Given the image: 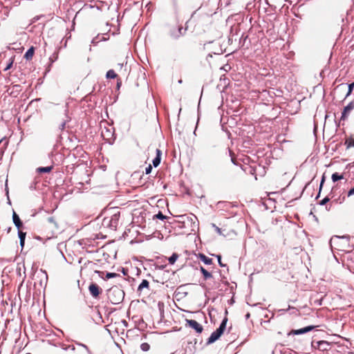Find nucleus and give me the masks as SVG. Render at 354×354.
<instances>
[{
    "label": "nucleus",
    "instance_id": "obj_1",
    "mask_svg": "<svg viewBox=\"0 0 354 354\" xmlns=\"http://www.w3.org/2000/svg\"><path fill=\"white\" fill-rule=\"evenodd\" d=\"M108 298L111 304H118L124 297V292L118 286H113L108 291Z\"/></svg>",
    "mask_w": 354,
    "mask_h": 354
},
{
    "label": "nucleus",
    "instance_id": "obj_2",
    "mask_svg": "<svg viewBox=\"0 0 354 354\" xmlns=\"http://www.w3.org/2000/svg\"><path fill=\"white\" fill-rule=\"evenodd\" d=\"M120 216V214L118 212L110 217L104 218L102 223V226L112 230H115L119 223Z\"/></svg>",
    "mask_w": 354,
    "mask_h": 354
},
{
    "label": "nucleus",
    "instance_id": "obj_3",
    "mask_svg": "<svg viewBox=\"0 0 354 354\" xmlns=\"http://www.w3.org/2000/svg\"><path fill=\"white\" fill-rule=\"evenodd\" d=\"M227 322V318L225 317L223 319L222 322L221 323L219 327L211 334L210 337L208 338L207 341V344L214 343L221 336V335L224 333L226 328Z\"/></svg>",
    "mask_w": 354,
    "mask_h": 354
},
{
    "label": "nucleus",
    "instance_id": "obj_4",
    "mask_svg": "<svg viewBox=\"0 0 354 354\" xmlns=\"http://www.w3.org/2000/svg\"><path fill=\"white\" fill-rule=\"evenodd\" d=\"M47 281L48 275L46 272L40 270V271L35 275L34 286L36 287L39 285L40 288L45 287L46 286Z\"/></svg>",
    "mask_w": 354,
    "mask_h": 354
},
{
    "label": "nucleus",
    "instance_id": "obj_5",
    "mask_svg": "<svg viewBox=\"0 0 354 354\" xmlns=\"http://www.w3.org/2000/svg\"><path fill=\"white\" fill-rule=\"evenodd\" d=\"M330 344L327 341L321 340L317 342H312V347L315 349L319 350L321 351H328L329 349Z\"/></svg>",
    "mask_w": 354,
    "mask_h": 354
},
{
    "label": "nucleus",
    "instance_id": "obj_6",
    "mask_svg": "<svg viewBox=\"0 0 354 354\" xmlns=\"http://www.w3.org/2000/svg\"><path fill=\"white\" fill-rule=\"evenodd\" d=\"M354 109V101L351 102L348 105H346L342 113V115L340 118V120H346L351 112Z\"/></svg>",
    "mask_w": 354,
    "mask_h": 354
},
{
    "label": "nucleus",
    "instance_id": "obj_7",
    "mask_svg": "<svg viewBox=\"0 0 354 354\" xmlns=\"http://www.w3.org/2000/svg\"><path fill=\"white\" fill-rule=\"evenodd\" d=\"M187 324L194 329L198 333H202L203 328L201 324L194 319H186Z\"/></svg>",
    "mask_w": 354,
    "mask_h": 354
},
{
    "label": "nucleus",
    "instance_id": "obj_8",
    "mask_svg": "<svg viewBox=\"0 0 354 354\" xmlns=\"http://www.w3.org/2000/svg\"><path fill=\"white\" fill-rule=\"evenodd\" d=\"M88 290L90 294L95 298L97 297L102 291L100 288L94 283L90 284L88 286Z\"/></svg>",
    "mask_w": 354,
    "mask_h": 354
},
{
    "label": "nucleus",
    "instance_id": "obj_9",
    "mask_svg": "<svg viewBox=\"0 0 354 354\" xmlns=\"http://www.w3.org/2000/svg\"><path fill=\"white\" fill-rule=\"evenodd\" d=\"M314 328H315V326H306V327H304V328H302L300 329L292 330L291 331V333L293 335H301V334H304V333L311 331L313 329H314Z\"/></svg>",
    "mask_w": 354,
    "mask_h": 354
},
{
    "label": "nucleus",
    "instance_id": "obj_10",
    "mask_svg": "<svg viewBox=\"0 0 354 354\" xmlns=\"http://www.w3.org/2000/svg\"><path fill=\"white\" fill-rule=\"evenodd\" d=\"M314 328H315V326H306V327H304V328H302L300 329L292 330L291 331V333L293 335H301V334H304V333L311 331L313 329H314Z\"/></svg>",
    "mask_w": 354,
    "mask_h": 354
},
{
    "label": "nucleus",
    "instance_id": "obj_11",
    "mask_svg": "<svg viewBox=\"0 0 354 354\" xmlns=\"http://www.w3.org/2000/svg\"><path fill=\"white\" fill-rule=\"evenodd\" d=\"M187 28H183L182 26H178L177 28V33L171 32L170 36L174 39H178L180 37L184 35L187 31Z\"/></svg>",
    "mask_w": 354,
    "mask_h": 354
},
{
    "label": "nucleus",
    "instance_id": "obj_12",
    "mask_svg": "<svg viewBox=\"0 0 354 354\" xmlns=\"http://www.w3.org/2000/svg\"><path fill=\"white\" fill-rule=\"evenodd\" d=\"M47 223L48 225V227L54 231L55 230L58 229V225L57 221H55V218L53 216H50L47 218Z\"/></svg>",
    "mask_w": 354,
    "mask_h": 354
},
{
    "label": "nucleus",
    "instance_id": "obj_13",
    "mask_svg": "<svg viewBox=\"0 0 354 354\" xmlns=\"http://www.w3.org/2000/svg\"><path fill=\"white\" fill-rule=\"evenodd\" d=\"M156 156L152 161L153 165L155 167H158L160 165L162 155V151L159 149H156Z\"/></svg>",
    "mask_w": 354,
    "mask_h": 354
},
{
    "label": "nucleus",
    "instance_id": "obj_14",
    "mask_svg": "<svg viewBox=\"0 0 354 354\" xmlns=\"http://www.w3.org/2000/svg\"><path fill=\"white\" fill-rule=\"evenodd\" d=\"M12 220H13L14 224L18 229H20L22 227L23 223L21 222L19 216L17 214V213L15 212H13Z\"/></svg>",
    "mask_w": 354,
    "mask_h": 354
},
{
    "label": "nucleus",
    "instance_id": "obj_15",
    "mask_svg": "<svg viewBox=\"0 0 354 354\" xmlns=\"http://www.w3.org/2000/svg\"><path fill=\"white\" fill-rule=\"evenodd\" d=\"M146 288L148 290H149V283L147 280L143 279L142 282L140 283V285L138 287L137 291L140 293L142 292V290Z\"/></svg>",
    "mask_w": 354,
    "mask_h": 354
},
{
    "label": "nucleus",
    "instance_id": "obj_16",
    "mask_svg": "<svg viewBox=\"0 0 354 354\" xmlns=\"http://www.w3.org/2000/svg\"><path fill=\"white\" fill-rule=\"evenodd\" d=\"M199 259L206 265H211L212 263V259L203 254H199Z\"/></svg>",
    "mask_w": 354,
    "mask_h": 354
},
{
    "label": "nucleus",
    "instance_id": "obj_17",
    "mask_svg": "<svg viewBox=\"0 0 354 354\" xmlns=\"http://www.w3.org/2000/svg\"><path fill=\"white\" fill-rule=\"evenodd\" d=\"M26 235V232H24L21 230L18 231V236H19V238L20 240V245L21 248H23L24 246Z\"/></svg>",
    "mask_w": 354,
    "mask_h": 354
},
{
    "label": "nucleus",
    "instance_id": "obj_18",
    "mask_svg": "<svg viewBox=\"0 0 354 354\" xmlns=\"http://www.w3.org/2000/svg\"><path fill=\"white\" fill-rule=\"evenodd\" d=\"M34 52H35L34 48L33 47L30 48L26 52V53L24 55V58L26 59L27 60L31 59L33 57Z\"/></svg>",
    "mask_w": 354,
    "mask_h": 354
},
{
    "label": "nucleus",
    "instance_id": "obj_19",
    "mask_svg": "<svg viewBox=\"0 0 354 354\" xmlns=\"http://www.w3.org/2000/svg\"><path fill=\"white\" fill-rule=\"evenodd\" d=\"M200 270L202 272L203 277L205 280L212 278V274L207 270H205L203 267L201 266Z\"/></svg>",
    "mask_w": 354,
    "mask_h": 354
},
{
    "label": "nucleus",
    "instance_id": "obj_20",
    "mask_svg": "<svg viewBox=\"0 0 354 354\" xmlns=\"http://www.w3.org/2000/svg\"><path fill=\"white\" fill-rule=\"evenodd\" d=\"M168 218H169L168 216L163 215L161 212H158V214L153 215V220L154 219H160V220L164 221L165 219H167Z\"/></svg>",
    "mask_w": 354,
    "mask_h": 354
},
{
    "label": "nucleus",
    "instance_id": "obj_21",
    "mask_svg": "<svg viewBox=\"0 0 354 354\" xmlns=\"http://www.w3.org/2000/svg\"><path fill=\"white\" fill-rule=\"evenodd\" d=\"M331 178L333 182H336L339 180L343 179L344 176H343V175L339 174L338 173L335 172V173L333 174Z\"/></svg>",
    "mask_w": 354,
    "mask_h": 354
},
{
    "label": "nucleus",
    "instance_id": "obj_22",
    "mask_svg": "<svg viewBox=\"0 0 354 354\" xmlns=\"http://www.w3.org/2000/svg\"><path fill=\"white\" fill-rule=\"evenodd\" d=\"M52 167H39L37 171L39 173H48L52 170Z\"/></svg>",
    "mask_w": 354,
    "mask_h": 354
},
{
    "label": "nucleus",
    "instance_id": "obj_23",
    "mask_svg": "<svg viewBox=\"0 0 354 354\" xmlns=\"http://www.w3.org/2000/svg\"><path fill=\"white\" fill-rule=\"evenodd\" d=\"M106 78L114 79L117 77V74L112 69L107 71L106 75Z\"/></svg>",
    "mask_w": 354,
    "mask_h": 354
},
{
    "label": "nucleus",
    "instance_id": "obj_24",
    "mask_svg": "<svg viewBox=\"0 0 354 354\" xmlns=\"http://www.w3.org/2000/svg\"><path fill=\"white\" fill-rule=\"evenodd\" d=\"M178 258V255L176 253H174L168 259L169 264H174Z\"/></svg>",
    "mask_w": 354,
    "mask_h": 354
},
{
    "label": "nucleus",
    "instance_id": "obj_25",
    "mask_svg": "<svg viewBox=\"0 0 354 354\" xmlns=\"http://www.w3.org/2000/svg\"><path fill=\"white\" fill-rule=\"evenodd\" d=\"M345 145H346L347 148L354 147V139L353 138L347 139L345 142Z\"/></svg>",
    "mask_w": 354,
    "mask_h": 354
},
{
    "label": "nucleus",
    "instance_id": "obj_26",
    "mask_svg": "<svg viewBox=\"0 0 354 354\" xmlns=\"http://www.w3.org/2000/svg\"><path fill=\"white\" fill-rule=\"evenodd\" d=\"M140 348L142 349V351H143L145 352L148 351L150 349V345L146 342L142 343L140 345Z\"/></svg>",
    "mask_w": 354,
    "mask_h": 354
},
{
    "label": "nucleus",
    "instance_id": "obj_27",
    "mask_svg": "<svg viewBox=\"0 0 354 354\" xmlns=\"http://www.w3.org/2000/svg\"><path fill=\"white\" fill-rule=\"evenodd\" d=\"M228 152H229L230 156L231 157L232 162L234 165H236V158L234 157V152L232 150H230V149H228Z\"/></svg>",
    "mask_w": 354,
    "mask_h": 354
},
{
    "label": "nucleus",
    "instance_id": "obj_28",
    "mask_svg": "<svg viewBox=\"0 0 354 354\" xmlns=\"http://www.w3.org/2000/svg\"><path fill=\"white\" fill-rule=\"evenodd\" d=\"M13 62H14V57H11L10 59L9 62L8 63L7 66L4 68V71H6L9 70L10 68H11V67L12 66Z\"/></svg>",
    "mask_w": 354,
    "mask_h": 354
},
{
    "label": "nucleus",
    "instance_id": "obj_29",
    "mask_svg": "<svg viewBox=\"0 0 354 354\" xmlns=\"http://www.w3.org/2000/svg\"><path fill=\"white\" fill-rule=\"evenodd\" d=\"M119 276H120V274H118L117 273L107 272L106 274V279L114 278V277H119Z\"/></svg>",
    "mask_w": 354,
    "mask_h": 354
},
{
    "label": "nucleus",
    "instance_id": "obj_30",
    "mask_svg": "<svg viewBox=\"0 0 354 354\" xmlns=\"http://www.w3.org/2000/svg\"><path fill=\"white\" fill-rule=\"evenodd\" d=\"M353 87H354V82H353L348 85V92L346 95V97H347L348 95H350L351 94Z\"/></svg>",
    "mask_w": 354,
    "mask_h": 354
},
{
    "label": "nucleus",
    "instance_id": "obj_31",
    "mask_svg": "<svg viewBox=\"0 0 354 354\" xmlns=\"http://www.w3.org/2000/svg\"><path fill=\"white\" fill-rule=\"evenodd\" d=\"M77 344L84 348L86 349V351H87L88 354H92L91 351L89 350V348H88V346L86 345L82 344V343H77Z\"/></svg>",
    "mask_w": 354,
    "mask_h": 354
},
{
    "label": "nucleus",
    "instance_id": "obj_32",
    "mask_svg": "<svg viewBox=\"0 0 354 354\" xmlns=\"http://www.w3.org/2000/svg\"><path fill=\"white\" fill-rule=\"evenodd\" d=\"M212 227L215 229V231L219 234H221L222 232H221V229L219 228L218 226H216L215 224H212Z\"/></svg>",
    "mask_w": 354,
    "mask_h": 354
},
{
    "label": "nucleus",
    "instance_id": "obj_33",
    "mask_svg": "<svg viewBox=\"0 0 354 354\" xmlns=\"http://www.w3.org/2000/svg\"><path fill=\"white\" fill-rule=\"evenodd\" d=\"M66 121L62 122L59 126V129L61 131L64 130L66 127Z\"/></svg>",
    "mask_w": 354,
    "mask_h": 354
},
{
    "label": "nucleus",
    "instance_id": "obj_34",
    "mask_svg": "<svg viewBox=\"0 0 354 354\" xmlns=\"http://www.w3.org/2000/svg\"><path fill=\"white\" fill-rule=\"evenodd\" d=\"M217 259H218V264L221 267H225V265L223 264L222 262H221V257L220 255H218L217 256Z\"/></svg>",
    "mask_w": 354,
    "mask_h": 354
},
{
    "label": "nucleus",
    "instance_id": "obj_35",
    "mask_svg": "<svg viewBox=\"0 0 354 354\" xmlns=\"http://www.w3.org/2000/svg\"><path fill=\"white\" fill-rule=\"evenodd\" d=\"M151 169H152V167H151V165H149L148 167H146V169H145V173H146V174H150V173H151Z\"/></svg>",
    "mask_w": 354,
    "mask_h": 354
},
{
    "label": "nucleus",
    "instance_id": "obj_36",
    "mask_svg": "<svg viewBox=\"0 0 354 354\" xmlns=\"http://www.w3.org/2000/svg\"><path fill=\"white\" fill-rule=\"evenodd\" d=\"M328 201H329V198L328 197L324 198L323 200L321 201L319 204L321 205H325Z\"/></svg>",
    "mask_w": 354,
    "mask_h": 354
},
{
    "label": "nucleus",
    "instance_id": "obj_37",
    "mask_svg": "<svg viewBox=\"0 0 354 354\" xmlns=\"http://www.w3.org/2000/svg\"><path fill=\"white\" fill-rule=\"evenodd\" d=\"M352 195H354V187L352 189H351L348 193V196Z\"/></svg>",
    "mask_w": 354,
    "mask_h": 354
},
{
    "label": "nucleus",
    "instance_id": "obj_38",
    "mask_svg": "<svg viewBox=\"0 0 354 354\" xmlns=\"http://www.w3.org/2000/svg\"><path fill=\"white\" fill-rule=\"evenodd\" d=\"M324 182V177L323 176L322 179V181H321V183H320V187H319L320 189H322V187L323 185Z\"/></svg>",
    "mask_w": 354,
    "mask_h": 354
},
{
    "label": "nucleus",
    "instance_id": "obj_39",
    "mask_svg": "<svg viewBox=\"0 0 354 354\" xmlns=\"http://www.w3.org/2000/svg\"><path fill=\"white\" fill-rule=\"evenodd\" d=\"M120 85H121V82H118V83H117L118 88H119L120 87Z\"/></svg>",
    "mask_w": 354,
    "mask_h": 354
},
{
    "label": "nucleus",
    "instance_id": "obj_40",
    "mask_svg": "<svg viewBox=\"0 0 354 354\" xmlns=\"http://www.w3.org/2000/svg\"><path fill=\"white\" fill-rule=\"evenodd\" d=\"M68 348H71L72 351H75V346H69Z\"/></svg>",
    "mask_w": 354,
    "mask_h": 354
},
{
    "label": "nucleus",
    "instance_id": "obj_41",
    "mask_svg": "<svg viewBox=\"0 0 354 354\" xmlns=\"http://www.w3.org/2000/svg\"><path fill=\"white\" fill-rule=\"evenodd\" d=\"M171 32H174V34H176L177 33V30H171L170 33Z\"/></svg>",
    "mask_w": 354,
    "mask_h": 354
}]
</instances>
